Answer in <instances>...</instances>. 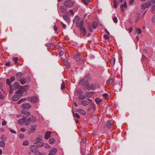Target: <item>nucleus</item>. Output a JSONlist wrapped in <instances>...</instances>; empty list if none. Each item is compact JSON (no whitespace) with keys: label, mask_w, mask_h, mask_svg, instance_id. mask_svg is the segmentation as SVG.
I'll return each mask as SVG.
<instances>
[{"label":"nucleus","mask_w":155,"mask_h":155,"mask_svg":"<svg viewBox=\"0 0 155 155\" xmlns=\"http://www.w3.org/2000/svg\"><path fill=\"white\" fill-rule=\"evenodd\" d=\"M74 20L76 21V26L77 27L80 28L83 27L84 21L81 19L79 16L77 15L75 16Z\"/></svg>","instance_id":"f257e3e1"},{"label":"nucleus","mask_w":155,"mask_h":155,"mask_svg":"<svg viewBox=\"0 0 155 155\" xmlns=\"http://www.w3.org/2000/svg\"><path fill=\"white\" fill-rule=\"evenodd\" d=\"M19 83L18 82H14L13 85H10V90L9 94H12L13 93L14 90H16L20 87Z\"/></svg>","instance_id":"f03ea898"},{"label":"nucleus","mask_w":155,"mask_h":155,"mask_svg":"<svg viewBox=\"0 0 155 155\" xmlns=\"http://www.w3.org/2000/svg\"><path fill=\"white\" fill-rule=\"evenodd\" d=\"M79 84L81 85H83L84 84V86L88 90H91L90 84L87 81H85L84 79H82L80 81Z\"/></svg>","instance_id":"7ed1b4c3"},{"label":"nucleus","mask_w":155,"mask_h":155,"mask_svg":"<svg viewBox=\"0 0 155 155\" xmlns=\"http://www.w3.org/2000/svg\"><path fill=\"white\" fill-rule=\"evenodd\" d=\"M30 78L28 77H26L25 78H21L20 80V82L22 84H27L30 81Z\"/></svg>","instance_id":"20e7f679"},{"label":"nucleus","mask_w":155,"mask_h":155,"mask_svg":"<svg viewBox=\"0 0 155 155\" xmlns=\"http://www.w3.org/2000/svg\"><path fill=\"white\" fill-rule=\"evenodd\" d=\"M64 5L66 8H71L74 5V3L71 1H66L64 2Z\"/></svg>","instance_id":"39448f33"},{"label":"nucleus","mask_w":155,"mask_h":155,"mask_svg":"<svg viewBox=\"0 0 155 155\" xmlns=\"http://www.w3.org/2000/svg\"><path fill=\"white\" fill-rule=\"evenodd\" d=\"M151 5L150 2H147L143 3L141 5V8L143 10H145L147 8L149 7Z\"/></svg>","instance_id":"423d86ee"},{"label":"nucleus","mask_w":155,"mask_h":155,"mask_svg":"<svg viewBox=\"0 0 155 155\" xmlns=\"http://www.w3.org/2000/svg\"><path fill=\"white\" fill-rule=\"evenodd\" d=\"M15 79V78L14 76L11 77L10 78H7L6 81V83L10 86L11 85H10L11 83L13 82Z\"/></svg>","instance_id":"0eeeda50"},{"label":"nucleus","mask_w":155,"mask_h":155,"mask_svg":"<svg viewBox=\"0 0 155 155\" xmlns=\"http://www.w3.org/2000/svg\"><path fill=\"white\" fill-rule=\"evenodd\" d=\"M21 107L23 109H28L31 108V106L29 103H25L22 104L21 106Z\"/></svg>","instance_id":"6e6552de"},{"label":"nucleus","mask_w":155,"mask_h":155,"mask_svg":"<svg viewBox=\"0 0 155 155\" xmlns=\"http://www.w3.org/2000/svg\"><path fill=\"white\" fill-rule=\"evenodd\" d=\"M80 33L82 35L84 36L86 35L87 32L86 31V29L84 27H81L80 28Z\"/></svg>","instance_id":"1a4fd4ad"},{"label":"nucleus","mask_w":155,"mask_h":155,"mask_svg":"<svg viewBox=\"0 0 155 155\" xmlns=\"http://www.w3.org/2000/svg\"><path fill=\"white\" fill-rule=\"evenodd\" d=\"M26 119V117H24L23 118L19 119L18 121V123L20 125H22L25 124V122Z\"/></svg>","instance_id":"9d476101"},{"label":"nucleus","mask_w":155,"mask_h":155,"mask_svg":"<svg viewBox=\"0 0 155 155\" xmlns=\"http://www.w3.org/2000/svg\"><path fill=\"white\" fill-rule=\"evenodd\" d=\"M57 152V150L56 148H53L50 149L48 155H55V154Z\"/></svg>","instance_id":"9b49d317"},{"label":"nucleus","mask_w":155,"mask_h":155,"mask_svg":"<svg viewBox=\"0 0 155 155\" xmlns=\"http://www.w3.org/2000/svg\"><path fill=\"white\" fill-rule=\"evenodd\" d=\"M20 95L18 94H16L13 96L12 97V100L13 101H17L19 98Z\"/></svg>","instance_id":"f8f14e48"},{"label":"nucleus","mask_w":155,"mask_h":155,"mask_svg":"<svg viewBox=\"0 0 155 155\" xmlns=\"http://www.w3.org/2000/svg\"><path fill=\"white\" fill-rule=\"evenodd\" d=\"M20 88L23 90V91H26L28 89V85H26L24 86H21Z\"/></svg>","instance_id":"ddd939ff"},{"label":"nucleus","mask_w":155,"mask_h":155,"mask_svg":"<svg viewBox=\"0 0 155 155\" xmlns=\"http://www.w3.org/2000/svg\"><path fill=\"white\" fill-rule=\"evenodd\" d=\"M37 146L36 145H31L30 147L31 151L34 153L36 152Z\"/></svg>","instance_id":"4468645a"},{"label":"nucleus","mask_w":155,"mask_h":155,"mask_svg":"<svg viewBox=\"0 0 155 155\" xmlns=\"http://www.w3.org/2000/svg\"><path fill=\"white\" fill-rule=\"evenodd\" d=\"M36 125H34L33 126H31V128L30 129V131H28V133L30 134L31 133H33L36 130Z\"/></svg>","instance_id":"2eb2a0df"},{"label":"nucleus","mask_w":155,"mask_h":155,"mask_svg":"<svg viewBox=\"0 0 155 155\" xmlns=\"http://www.w3.org/2000/svg\"><path fill=\"white\" fill-rule=\"evenodd\" d=\"M39 100L38 98L35 97H33L31 98V102L35 103L37 102Z\"/></svg>","instance_id":"dca6fc26"},{"label":"nucleus","mask_w":155,"mask_h":155,"mask_svg":"<svg viewBox=\"0 0 155 155\" xmlns=\"http://www.w3.org/2000/svg\"><path fill=\"white\" fill-rule=\"evenodd\" d=\"M51 133V131H47L44 136L45 138L46 139H48L50 137V135Z\"/></svg>","instance_id":"f3484780"},{"label":"nucleus","mask_w":155,"mask_h":155,"mask_svg":"<svg viewBox=\"0 0 155 155\" xmlns=\"http://www.w3.org/2000/svg\"><path fill=\"white\" fill-rule=\"evenodd\" d=\"M112 125V123L110 120H108L106 124L107 127L109 128H111Z\"/></svg>","instance_id":"a211bd4d"},{"label":"nucleus","mask_w":155,"mask_h":155,"mask_svg":"<svg viewBox=\"0 0 155 155\" xmlns=\"http://www.w3.org/2000/svg\"><path fill=\"white\" fill-rule=\"evenodd\" d=\"M30 118L28 117L27 118H26L25 122V126H28L30 124Z\"/></svg>","instance_id":"6ab92c4d"},{"label":"nucleus","mask_w":155,"mask_h":155,"mask_svg":"<svg viewBox=\"0 0 155 155\" xmlns=\"http://www.w3.org/2000/svg\"><path fill=\"white\" fill-rule=\"evenodd\" d=\"M87 27L90 32H92L93 30V26L91 23H87Z\"/></svg>","instance_id":"aec40b11"},{"label":"nucleus","mask_w":155,"mask_h":155,"mask_svg":"<svg viewBox=\"0 0 155 155\" xmlns=\"http://www.w3.org/2000/svg\"><path fill=\"white\" fill-rule=\"evenodd\" d=\"M42 137L41 136H38L36 139L35 140V143H38L39 142H41V139Z\"/></svg>","instance_id":"412c9836"},{"label":"nucleus","mask_w":155,"mask_h":155,"mask_svg":"<svg viewBox=\"0 0 155 155\" xmlns=\"http://www.w3.org/2000/svg\"><path fill=\"white\" fill-rule=\"evenodd\" d=\"M22 74L21 72H18L17 74L16 77L18 79V80L19 81V80L21 79V78L22 77Z\"/></svg>","instance_id":"4be33fe9"},{"label":"nucleus","mask_w":155,"mask_h":155,"mask_svg":"<svg viewBox=\"0 0 155 155\" xmlns=\"http://www.w3.org/2000/svg\"><path fill=\"white\" fill-rule=\"evenodd\" d=\"M80 54H77L74 56V58L77 61H79L81 60V58H80Z\"/></svg>","instance_id":"5701e85b"},{"label":"nucleus","mask_w":155,"mask_h":155,"mask_svg":"<svg viewBox=\"0 0 155 155\" xmlns=\"http://www.w3.org/2000/svg\"><path fill=\"white\" fill-rule=\"evenodd\" d=\"M35 144L37 145V147H42L44 145V143L42 142H39L38 143H35Z\"/></svg>","instance_id":"b1692460"},{"label":"nucleus","mask_w":155,"mask_h":155,"mask_svg":"<svg viewBox=\"0 0 155 155\" xmlns=\"http://www.w3.org/2000/svg\"><path fill=\"white\" fill-rule=\"evenodd\" d=\"M82 2L85 5H88V4L91 2V0H81Z\"/></svg>","instance_id":"393cba45"},{"label":"nucleus","mask_w":155,"mask_h":155,"mask_svg":"<svg viewBox=\"0 0 155 155\" xmlns=\"http://www.w3.org/2000/svg\"><path fill=\"white\" fill-rule=\"evenodd\" d=\"M60 10L62 13L65 12L67 10V9L66 7H64V6H61L60 8Z\"/></svg>","instance_id":"a878e982"},{"label":"nucleus","mask_w":155,"mask_h":155,"mask_svg":"<svg viewBox=\"0 0 155 155\" xmlns=\"http://www.w3.org/2000/svg\"><path fill=\"white\" fill-rule=\"evenodd\" d=\"M115 58L114 57H112L111 59H110V62L111 64L112 65H114L115 64Z\"/></svg>","instance_id":"bb28decb"},{"label":"nucleus","mask_w":155,"mask_h":155,"mask_svg":"<svg viewBox=\"0 0 155 155\" xmlns=\"http://www.w3.org/2000/svg\"><path fill=\"white\" fill-rule=\"evenodd\" d=\"M82 104L84 106L88 105L89 103L87 101L84 100L81 101Z\"/></svg>","instance_id":"cd10ccee"},{"label":"nucleus","mask_w":155,"mask_h":155,"mask_svg":"<svg viewBox=\"0 0 155 155\" xmlns=\"http://www.w3.org/2000/svg\"><path fill=\"white\" fill-rule=\"evenodd\" d=\"M29 118H30L31 121L33 123H34L36 121V119L35 117L33 116H31L30 117H29Z\"/></svg>","instance_id":"c85d7f7f"},{"label":"nucleus","mask_w":155,"mask_h":155,"mask_svg":"<svg viewBox=\"0 0 155 155\" xmlns=\"http://www.w3.org/2000/svg\"><path fill=\"white\" fill-rule=\"evenodd\" d=\"M95 101L96 104H100L102 101V100L101 98H97L95 99Z\"/></svg>","instance_id":"c756f323"},{"label":"nucleus","mask_w":155,"mask_h":155,"mask_svg":"<svg viewBox=\"0 0 155 155\" xmlns=\"http://www.w3.org/2000/svg\"><path fill=\"white\" fill-rule=\"evenodd\" d=\"M78 111L80 112L81 114L83 115H85L86 114V112L85 110L81 109H78Z\"/></svg>","instance_id":"7c9ffc66"},{"label":"nucleus","mask_w":155,"mask_h":155,"mask_svg":"<svg viewBox=\"0 0 155 155\" xmlns=\"http://www.w3.org/2000/svg\"><path fill=\"white\" fill-rule=\"evenodd\" d=\"M114 80L113 78H110L107 82V84H111L114 82Z\"/></svg>","instance_id":"2f4dec72"},{"label":"nucleus","mask_w":155,"mask_h":155,"mask_svg":"<svg viewBox=\"0 0 155 155\" xmlns=\"http://www.w3.org/2000/svg\"><path fill=\"white\" fill-rule=\"evenodd\" d=\"M127 5L126 2H125V3L123 4H122L121 5L120 8L121 9V10L123 12H124L123 7H124V8H126L127 7Z\"/></svg>","instance_id":"473e14b6"},{"label":"nucleus","mask_w":155,"mask_h":155,"mask_svg":"<svg viewBox=\"0 0 155 155\" xmlns=\"http://www.w3.org/2000/svg\"><path fill=\"white\" fill-rule=\"evenodd\" d=\"M90 87L91 89L93 90H95L96 89V86L93 84H91Z\"/></svg>","instance_id":"72a5a7b5"},{"label":"nucleus","mask_w":155,"mask_h":155,"mask_svg":"<svg viewBox=\"0 0 155 155\" xmlns=\"http://www.w3.org/2000/svg\"><path fill=\"white\" fill-rule=\"evenodd\" d=\"M78 97L80 99L82 100L85 99L86 97V96L84 95H81V94Z\"/></svg>","instance_id":"f704fd0d"},{"label":"nucleus","mask_w":155,"mask_h":155,"mask_svg":"<svg viewBox=\"0 0 155 155\" xmlns=\"http://www.w3.org/2000/svg\"><path fill=\"white\" fill-rule=\"evenodd\" d=\"M26 98H23L19 100L18 102V104H20L22 103L23 102L26 101Z\"/></svg>","instance_id":"c9c22d12"},{"label":"nucleus","mask_w":155,"mask_h":155,"mask_svg":"<svg viewBox=\"0 0 155 155\" xmlns=\"http://www.w3.org/2000/svg\"><path fill=\"white\" fill-rule=\"evenodd\" d=\"M15 93L16 94H21V95H22L23 91L21 90H18L16 91Z\"/></svg>","instance_id":"e433bc0d"},{"label":"nucleus","mask_w":155,"mask_h":155,"mask_svg":"<svg viewBox=\"0 0 155 155\" xmlns=\"http://www.w3.org/2000/svg\"><path fill=\"white\" fill-rule=\"evenodd\" d=\"M85 94L88 98H90L92 96V94L91 92H87L85 93Z\"/></svg>","instance_id":"4c0bfd02"},{"label":"nucleus","mask_w":155,"mask_h":155,"mask_svg":"<svg viewBox=\"0 0 155 155\" xmlns=\"http://www.w3.org/2000/svg\"><path fill=\"white\" fill-rule=\"evenodd\" d=\"M5 145V142L3 140L0 141V147H4Z\"/></svg>","instance_id":"58836bf2"},{"label":"nucleus","mask_w":155,"mask_h":155,"mask_svg":"<svg viewBox=\"0 0 155 155\" xmlns=\"http://www.w3.org/2000/svg\"><path fill=\"white\" fill-rule=\"evenodd\" d=\"M66 13L67 14H71L72 16H73L74 14V12L72 10H70L68 12H67Z\"/></svg>","instance_id":"ea45409f"},{"label":"nucleus","mask_w":155,"mask_h":155,"mask_svg":"<svg viewBox=\"0 0 155 155\" xmlns=\"http://www.w3.org/2000/svg\"><path fill=\"white\" fill-rule=\"evenodd\" d=\"M73 115L74 117H76L77 118H80V116L79 114L78 113H74V112H73Z\"/></svg>","instance_id":"a19ab883"},{"label":"nucleus","mask_w":155,"mask_h":155,"mask_svg":"<svg viewBox=\"0 0 155 155\" xmlns=\"http://www.w3.org/2000/svg\"><path fill=\"white\" fill-rule=\"evenodd\" d=\"M29 142L28 140H25L24 141L23 143V145L25 146H26L28 145Z\"/></svg>","instance_id":"79ce46f5"},{"label":"nucleus","mask_w":155,"mask_h":155,"mask_svg":"<svg viewBox=\"0 0 155 155\" xmlns=\"http://www.w3.org/2000/svg\"><path fill=\"white\" fill-rule=\"evenodd\" d=\"M65 84L64 81L62 82L61 86V89L62 90L65 88Z\"/></svg>","instance_id":"37998d69"},{"label":"nucleus","mask_w":155,"mask_h":155,"mask_svg":"<svg viewBox=\"0 0 155 155\" xmlns=\"http://www.w3.org/2000/svg\"><path fill=\"white\" fill-rule=\"evenodd\" d=\"M55 141V140L54 138H51L49 140V143L50 144L53 143Z\"/></svg>","instance_id":"c03bdc74"},{"label":"nucleus","mask_w":155,"mask_h":155,"mask_svg":"<svg viewBox=\"0 0 155 155\" xmlns=\"http://www.w3.org/2000/svg\"><path fill=\"white\" fill-rule=\"evenodd\" d=\"M135 31L139 34H140L141 33V30L140 28H137L136 29Z\"/></svg>","instance_id":"a18cd8bd"},{"label":"nucleus","mask_w":155,"mask_h":155,"mask_svg":"<svg viewBox=\"0 0 155 155\" xmlns=\"http://www.w3.org/2000/svg\"><path fill=\"white\" fill-rule=\"evenodd\" d=\"M63 19L66 21H68L69 18L68 16L66 15H64L63 16Z\"/></svg>","instance_id":"49530a36"},{"label":"nucleus","mask_w":155,"mask_h":155,"mask_svg":"<svg viewBox=\"0 0 155 155\" xmlns=\"http://www.w3.org/2000/svg\"><path fill=\"white\" fill-rule=\"evenodd\" d=\"M114 6L115 8H116L117 7L118 3L116 2V0H114Z\"/></svg>","instance_id":"de8ad7c7"},{"label":"nucleus","mask_w":155,"mask_h":155,"mask_svg":"<svg viewBox=\"0 0 155 155\" xmlns=\"http://www.w3.org/2000/svg\"><path fill=\"white\" fill-rule=\"evenodd\" d=\"M43 146H44V147L45 148H50V146L48 144L46 143L44 144V145Z\"/></svg>","instance_id":"09e8293b"},{"label":"nucleus","mask_w":155,"mask_h":155,"mask_svg":"<svg viewBox=\"0 0 155 155\" xmlns=\"http://www.w3.org/2000/svg\"><path fill=\"white\" fill-rule=\"evenodd\" d=\"M13 60L15 62V64H16L18 61V57L14 58Z\"/></svg>","instance_id":"8fccbe9b"},{"label":"nucleus","mask_w":155,"mask_h":155,"mask_svg":"<svg viewBox=\"0 0 155 155\" xmlns=\"http://www.w3.org/2000/svg\"><path fill=\"white\" fill-rule=\"evenodd\" d=\"M151 12L153 13H155V5L152 7L151 9Z\"/></svg>","instance_id":"3c124183"},{"label":"nucleus","mask_w":155,"mask_h":155,"mask_svg":"<svg viewBox=\"0 0 155 155\" xmlns=\"http://www.w3.org/2000/svg\"><path fill=\"white\" fill-rule=\"evenodd\" d=\"M97 26V24L96 22H94L93 23V27L94 29H95L96 28Z\"/></svg>","instance_id":"603ef678"},{"label":"nucleus","mask_w":155,"mask_h":155,"mask_svg":"<svg viewBox=\"0 0 155 155\" xmlns=\"http://www.w3.org/2000/svg\"><path fill=\"white\" fill-rule=\"evenodd\" d=\"M53 44V43H48L45 44V46L47 47H50Z\"/></svg>","instance_id":"864d4df0"},{"label":"nucleus","mask_w":155,"mask_h":155,"mask_svg":"<svg viewBox=\"0 0 155 155\" xmlns=\"http://www.w3.org/2000/svg\"><path fill=\"white\" fill-rule=\"evenodd\" d=\"M102 96L104 97L105 98H108V95L107 93H104L103 94Z\"/></svg>","instance_id":"5fc2aeb1"},{"label":"nucleus","mask_w":155,"mask_h":155,"mask_svg":"<svg viewBox=\"0 0 155 155\" xmlns=\"http://www.w3.org/2000/svg\"><path fill=\"white\" fill-rule=\"evenodd\" d=\"M24 135L23 134H20L19 135V137L20 139H22L24 138Z\"/></svg>","instance_id":"6e6d98bb"},{"label":"nucleus","mask_w":155,"mask_h":155,"mask_svg":"<svg viewBox=\"0 0 155 155\" xmlns=\"http://www.w3.org/2000/svg\"><path fill=\"white\" fill-rule=\"evenodd\" d=\"M4 96L3 94L0 91V99H3Z\"/></svg>","instance_id":"4d7b16f0"},{"label":"nucleus","mask_w":155,"mask_h":155,"mask_svg":"<svg viewBox=\"0 0 155 155\" xmlns=\"http://www.w3.org/2000/svg\"><path fill=\"white\" fill-rule=\"evenodd\" d=\"M82 92V91L80 90H78L77 91V93L80 95L81 94Z\"/></svg>","instance_id":"13d9d810"},{"label":"nucleus","mask_w":155,"mask_h":155,"mask_svg":"<svg viewBox=\"0 0 155 155\" xmlns=\"http://www.w3.org/2000/svg\"><path fill=\"white\" fill-rule=\"evenodd\" d=\"M59 54L61 56L63 55L64 54L63 51L61 50H60L59 51Z\"/></svg>","instance_id":"bf43d9fd"},{"label":"nucleus","mask_w":155,"mask_h":155,"mask_svg":"<svg viewBox=\"0 0 155 155\" xmlns=\"http://www.w3.org/2000/svg\"><path fill=\"white\" fill-rule=\"evenodd\" d=\"M113 21L114 22L116 23L117 21V19L116 17H114L113 18Z\"/></svg>","instance_id":"052dcab7"},{"label":"nucleus","mask_w":155,"mask_h":155,"mask_svg":"<svg viewBox=\"0 0 155 155\" xmlns=\"http://www.w3.org/2000/svg\"><path fill=\"white\" fill-rule=\"evenodd\" d=\"M25 114V116L28 117L30 115L31 113L29 112H27Z\"/></svg>","instance_id":"680f3d73"},{"label":"nucleus","mask_w":155,"mask_h":155,"mask_svg":"<svg viewBox=\"0 0 155 155\" xmlns=\"http://www.w3.org/2000/svg\"><path fill=\"white\" fill-rule=\"evenodd\" d=\"M9 130H10V131L11 133H13V134H16V132L12 129H10Z\"/></svg>","instance_id":"e2e57ef3"},{"label":"nucleus","mask_w":155,"mask_h":155,"mask_svg":"<svg viewBox=\"0 0 155 155\" xmlns=\"http://www.w3.org/2000/svg\"><path fill=\"white\" fill-rule=\"evenodd\" d=\"M104 39L106 40H108V39L109 38V37L107 35H104Z\"/></svg>","instance_id":"0e129e2a"},{"label":"nucleus","mask_w":155,"mask_h":155,"mask_svg":"<svg viewBox=\"0 0 155 155\" xmlns=\"http://www.w3.org/2000/svg\"><path fill=\"white\" fill-rule=\"evenodd\" d=\"M6 122L5 121H3L2 123V126H5L6 124Z\"/></svg>","instance_id":"69168bd1"},{"label":"nucleus","mask_w":155,"mask_h":155,"mask_svg":"<svg viewBox=\"0 0 155 155\" xmlns=\"http://www.w3.org/2000/svg\"><path fill=\"white\" fill-rule=\"evenodd\" d=\"M152 21L153 23L155 22V15L153 17Z\"/></svg>","instance_id":"338daca9"},{"label":"nucleus","mask_w":155,"mask_h":155,"mask_svg":"<svg viewBox=\"0 0 155 155\" xmlns=\"http://www.w3.org/2000/svg\"><path fill=\"white\" fill-rule=\"evenodd\" d=\"M35 155H42V154L39 152H35Z\"/></svg>","instance_id":"774afa93"}]
</instances>
